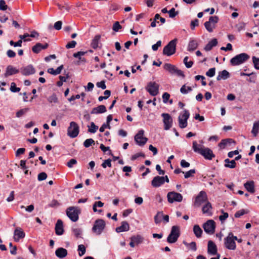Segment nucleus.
Wrapping results in <instances>:
<instances>
[{"instance_id": "obj_1", "label": "nucleus", "mask_w": 259, "mask_h": 259, "mask_svg": "<svg viewBox=\"0 0 259 259\" xmlns=\"http://www.w3.org/2000/svg\"><path fill=\"white\" fill-rule=\"evenodd\" d=\"M192 148L195 152L200 154L205 159L210 160L215 157V155L210 149L198 144L195 141L193 142Z\"/></svg>"}, {"instance_id": "obj_2", "label": "nucleus", "mask_w": 259, "mask_h": 259, "mask_svg": "<svg viewBox=\"0 0 259 259\" xmlns=\"http://www.w3.org/2000/svg\"><path fill=\"white\" fill-rule=\"evenodd\" d=\"M180 236V228L178 226H173L171 227L170 234L167 238V241L169 243L176 242Z\"/></svg>"}, {"instance_id": "obj_3", "label": "nucleus", "mask_w": 259, "mask_h": 259, "mask_svg": "<svg viewBox=\"0 0 259 259\" xmlns=\"http://www.w3.org/2000/svg\"><path fill=\"white\" fill-rule=\"evenodd\" d=\"M177 41L178 40L177 38H175L170 41L163 49V55L170 56L174 54L176 51V45Z\"/></svg>"}, {"instance_id": "obj_4", "label": "nucleus", "mask_w": 259, "mask_h": 259, "mask_svg": "<svg viewBox=\"0 0 259 259\" xmlns=\"http://www.w3.org/2000/svg\"><path fill=\"white\" fill-rule=\"evenodd\" d=\"M250 57L246 53H241L232 58L230 60V63L233 66L240 65L249 59Z\"/></svg>"}, {"instance_id": "obj_5", "label": "nucleus", "mask_w": 259, "mask_h": 259, "mask_svg": "<svg viewBox=\"0 0 259 259\" xmlns=\"http://www.w3.org/2000/svg\"><path fill=\"white\" fill-rule=\"evenodd\" d=\"M235 240H237V237L232 232H230L227 237L224 239L225 247L230 250H235L236 248Z\"/></svg>"}, {"instance_id": "obj_6", "label": "nucleus", "mask_w": 259, "mask_h": 259, "mask_svg": "<svg viewBox=\"0 0 259 259\" xmlns=\"http://www.w3.org/2000/svg\"><path fill=\"white\" fill-rule=\"evenodd\" d=\"M67 217L73 222L77 221L78 215L80 212V209L77 207L70 206L66 209Z\"/></svg>"}, {"instance_id": "obj_7", "label": "nucleus", "mask_w": 259, "mask_h": 259, "mask_svg": "<svg viewBox=\"0 0 259 259\" xmlns=\"http://www.w3.org/2000/svg\"><path fill=\"white\" fill-rule=\"evenodd\" d=\"M106 226L105 222L102 219H97L95 221L92 228L93 232L96 235H100Z\"/></svg>"}, {"instance_id": "obj_8", "label": "nucleus", "mask_w": 259, "mask_h": 259, "mask_svg": "<svg viewBox=\"0 0 259 259\" xmlns=\"http://www.w3.org/2000/svg\"><path fill=\"white\" fill-rule=\"evenodd\" d=\"M79 132V128L78 124L74 121H71L67 129V135L72 138L76 137Z\"/></svg>"}, {"instance_id": "obj_9", "label": "nucleus", "mask_w": 259, "mask_h": 259, "mask_svg": "<svg viewBox=\"0 0 259 259\" xmlns=\"http://www.w3.org/2000/svg\"><path fill=\"white\" fill-rule=\"evenodd\" d=\"M159 85L155 81H150L148 83L146 90L152 96H156L159 93Z\"/></svg>"}, {"instance_id": "obj_10", "label": "nucleus", "mask_w": 259, "mask_h": 259, "mask_svg": "<svg viewBox=\"0 0 259 259\" xmlns=\"http://www.w3.org/2000/svg\"><path fill=\"white\" fill-rule=\"evenodd\" d=\"M163 68L171 74H176L179 76H185L182 70L178 69L175 65L171 64L165 63L163 66Z\"/></svg>"}, {"instance_id": "obj_11", "label": "nucleus", "mask_w": 259, "mask_h": 259, "mask_svg": "<svg viewBox=\"0 0 259 259\" xmlns=\"http://www.w3.org/2000/svg\"><path fill=\"white\" fill-rule=\"evenodd\" d=\"M219 18L218 16H211L209 20L204 23V26L206 29L209 32L213 31L215 27V24L218 22Z\"/></svg>"}, {"instance_id": "obj_12", "label": "nucleus", "mask_w": 259, "mask_h": 259, "mask_svg": "<svg viewBox=\"0 0 259 259\" xmlns=\"http://www.w3.org/2000/svg\"><path fill=\"white\" fill-rule=\"evenodd\" d=\"M190 116V113L187 110H184L183 113L181 114L178 118L179 125L180 128H184L187 126V120Z\"/></svg>"}, {"instance_id": "obj_13", "label": "nucleus", "mask_w": 259, "mask_h": 259, "mask_svg": "<svg viewBox=\"0 0 259 259\" xmlns=\"http://www.w3.org/2000/svg\"><path fill=\"white\" fill-rule=\"evenodd\" d=\"M167 197L168 202L170 203H172L174 202H180L183 200V196L180 193L174 191L168 192Z\"/></svg>"}, {"instance_id": "obj_14", "label": "nucleus", "mask_w": 259, "mask_h": 259, "mask_svg": "<svg viewBox=\"0 0 259 259\" xmlns=\"http://www.w3.org/2000/svg\"><path fill=\"white\" fill-rule=\"evenodd\" d=\"M207 201V196L206 192L201 191L195 198L194 206L199 207L202 203Z\"/></svg>"}, {"instance_id": "obj_15", "label": "nucleus", "mask_w": 259, "mask_h": 259, "mask_svg": "<svg viewBox=\"0 0 259 259\" xmlns=\"http://www.w3.org/2000/svg\"><path fill=\"white\" fill-rule=\"evenodd\" d=\"M144 133V131L141 130L135 136V140L136 143L141 146H144L148 141V139L143 136Z\"/></svg>"}, {"instance_id": "obj_16", "label": "nucleus", "mask_w": 259, "mask_h": 259, "mask_svg": "<svg viewBox=\"0 0 259 259\" xmlns=\"http://www.w3.org/2000/svg\"><path fill=\"white\" fill-rule=\"evenodd\" d=\"M203 227L206 233L212 234L215 231V222L212 220H208L203 224Z\"/></svg>"}, {"instance_id": "obj_17", "label": "nucleus", "mask_w": 259, "mask_h": 259, "mask_svg": "<svg viewBox=\"0 0 259 259\" xmlns=\"http://www.w3.org/2000/svg\"><path fill=\"white\" fill-rule=\"evenodd\" d=\"M161 116L163 117L164 128L165 130H169L172 124V118L168 113H162Z\"/></svg>"}, {"instance_id": "obj_18", "label": "nucleus", "mask_w": 259, "mask_h": 259, "mask_svg": "<svg viewBox=\"0 0 259 259\" xmlns=\"http://www.w3.org/2000/svg\"><path fill=\"white\" fill-rule=\"evenodd\" d=\"M131 242L130 245L132 247H134L136 245L141 244L144 240L143 237L140 235H134L130 238Z\"/></svg>"}, {"instance_id": "obj_19", "label": "nucleus", "mask_w": 259, "mask_h": 259, "mask_svg": "<svg viewBox=\"0 0 259 259\" xmlns=\"http://www.w3.org/2000/svg\"><path fill=\"white\" fill-rule=\"evenodd\" d=\"M25 236V234L20 227H17L14 232V240L18 242L20 239L24 238Z\"/></svg>"}, {"instance_id": "obj_20", "label": "nucleus", "mask_w": 259, "mask_h": 259, "mask_svg": "<svg viewBox=\"0 0 259 259\" xmlns=\"http://www.w3.org/2000/svg\"><path fill=\"white\" fill-rule=\"evenodd\" d=\"M207 252L209 254L212 255H214L218 254L216 245L213 241L211 240H209L208 242Z\"/></svg>"}, {"instance_id": "obj_21", "label": "nucleus", "mask_w": 259, "mask_h": 259, "mask_svg": "<svg viewBox=\"0 0 259 259\" xmlns=\"http://www.w3.org/2000/svg\"><path fill=\"white\" fill-rule=\"evenodd\" d=\"M21 73L25 76L33 74L35 73V69L32 65L22 67L20 69Z\"/></svg>"}, {"instance_id": "obj_22", "label": "nucleus", "mask_w": 259, "mask_h": 259, "mask_svg": "<svg viewBox=\"0 0 259 259\" xmlns=\"http://www.w3.org/2000/svg\"><path fill=\"white\" fill-rule=\"evenodd\" d=\"M164 183V178L160 176L155 177L151 181L153 187L157 188L161 186Z\"/></svg>"}, {"instance_id": "obj_23", "label": "nucleus", "mask_w": 259, "mask_h": 259, "mask_svg": "<svg viewBox=\"0 0 259 259\" xmlns=\"http://www.w3.org/2000/svg\"><path fill=\"white\" fill-rule=\"evenodd\" d=\"M49 46V45L47 43L42 45L40 43H37L35 46H34L32 50L33 53L38 54L42 50H45L47 49Z\"/></svg>"}, {"instance_id": "obj_24", "label": "nucleus", "mask_w": 259, "mask_h": 259, "mask_svg": "<svg viewBox=\"0 0 259 259\" xmlns=\"http://www.w3.org/2000/svg\"><path fill=\"white\" fill-rule=\"evenodd\" d=\"M55 232L58 235H61L64 233L63 222L61 220H58L56 224Z\"/></svg>"}, {"instance_id": "obj_25", "label": "nucleus", "mask_w": 259, "mask_h": 259, "mask_svg": "<svg viewBox=\"0 0 259 259\" xmlns=\"http://www.w3.org/2000/svg\"><path fill=\"white\" fill-rule=\"evenodd\" d=\"M19 72V70L16 69L15 67L12 65H9L7 66L6 71L5 74V77H8L13 74H15Z\"/></svg>"}, {"instance_id": "obj_26", "label": "nucleus", "mask_w": 259, "mask_h": 259, "mask_svg": "<svg viewBox=\"0 0 259 259\" xmlns=\"http://www.w3.org/2000/svg\"><path fill=\"white\" fill-rule=\"evenodd\" d=\"M129 230H130L129 224L126 221L122 222L121 226L119 227H118L116 228V231L117 233L127 231Z\"/></svg>"}, {"instance_id": "obj_27", "label": "nucleus", "mask_w": 259, "mask_h": 259, "mask_svg": "<svg viewBox=\"0 0 259 259\" xmlns=\"http://www.w3.org/2000/svg\"><path fill=\"white\" fill-rule=\"evenodd\" d=\"M212 206L211 203L207 201L205 204L202 207V210L204 214H206L207 215H211Z\"/></svg>"}, {"instance_id": "obj_28", "label": "nucleus", "mask_w": 259, "mask_h": 259, "mask_svg": "<svg viewBox=\"0 0 259 259\" xmlns=\"http://www.w3.org/2000/svg\"><path fill=\"white\" fill-rule=\"evenodd\" d=\"M244 186L246 190L251 193H253L255 192L254 184L252 181H248L244 184Z\"/></svg>"}, {"instance_id": "obj_29", "label": "nucleus", "mask_w": 259, "mask_h": 259, "mask_svg": "<svg viewBox=\"0 0 259 259\" xmlns=\"http://www.w3.org/2000/svg\"><path fill=\"white\" fill-rule=\"evenodd\" d=\"M106 111V108L105 105H99L97 107L94 108L92 111L91 114H100L103 113Z\"/></svg>"}, {"instance_id": "obj_30", "label": "nucleus", "mask_w": 259, "mask_h": 259, "mask_svg": "<svg viewBox=\"0 0 259 259\" xmlns=\"http://www.w3.org/2000/svg\"><path fill=\"white\" fill-rule=\"evenodd\" d=\"M55 254L57 257L63 258L67 255V250L64 248L60 247L56 250Z\"/></svg>"}, {"instance_id": "obj_31", "label": "nucleus", "mask_w": 259, "mask_h": 259, "mask_svg": "<svg viewBox=\"0 0 259 259\" xmlns=\"http://www.w3.org/2000/svg\"><path fill=\"white\" fill-rule=\"evenodd\" d=\"M230 77V74L229 72H228L226 70H224L222 71H220L217 77V79L218 80H220L221 79H226Z\"/></svg>"}, {"instance_id": "obj_32", "label": "nucleus", "mask_w": 259, "mask_h": 259, "mask_svg": "<svg viewBox=\"0 0 259 259\" xmlns=\"http://www.w3.org/2000/svg\"><path fill=\"white\" fill-rule=\"evenodd\" d=\"M218 44V40L216 38H213L205 46L204 50L206 51H210L213 47H215Z\"/></svg>"}, {"instance_id": "obj_33", "label": "nucleus", "mask_w": 259, "mask_h": 259, "mask_svg": "<svg viewBox=\"0 0 259 259\" xmlns=\"http://www.w3.org/2000/svg\"><path fill=\"white\" fill-rule=\"evenodd\" d=\"M225 167L230 168H234L236 166V163L235 160H230L229 159H226L225 160Z\"/></svg>"}, {"instance_id": "obj_34", "label": "nucleus", "mask_w": 259, "mask_h": 259, "mask_svg": "<svg viewBox=\"0 0 259 259\" xmlns=\"http://www.w3.org/2000/svg\"><path fill=\"white\" fill-rule=\"evenodd\" d=\"M198 47V43L196 40H191L189 41V43L188 44V51H193Z\"/></svg>"}, {"instance_id": "obj_35", "label": "nucleus", "mask_w": 259, "mask_h": 259, "mask_svg": "<svg viewBox=\"0 0 259 259\" xmlns=\"http://www.w3.org/2000/svg\"><path fill=\"white\" fill-rule=\"evenodd\" d=\"M234 141L232 139H224L222 140L219 144V146L221 149H224L226 146H227L229 144H231Z\"/></svg>"}, {"instance_id": "obj_36", "label": "nucleus", "mask_w": 259, "mask_h": 259, "mask_svg": "<svg viewBox=\"0 0 259 259\" xmlns=\"http://www.w3.org/2000/svg\"><path fill=\"white\" fill-rule=\"evenodd\" d=\"M193 232L196 237L200 238L201 237L202 230L201 229L199 225H195L194 226Z\"/></svg>"}, {"instance_id": "obj_37", "label": "nucleus", "mask_w": 259, "mask_h": 259, "mask_svg": "<svg viewBox=\"0 0 259 259\" xmlns=\"http://www.w3.org/2000/svg\"><path fill=\"white\" fill-rule=\"evenodd\" d=\"M101 38L100 35H97L95 36L91 43V45L93 48L94 49H97L99 46V42Z\"/></svg>"}, {"instance_id": "obj_38", "label": "nucleus", "mask_w": 259, "mask_h": 259, "mask_svg": "<svg viewBox=\"0 0 259 259\" xmlns=\"http://www.w3.org/2000/svg\"><path fill=\"white\" fill-rule=\"evenodd\" d=\"M259 130V120L255 121L253 123V127L251 131L252 134L254 137H256L258 133Z\"/></svg>"}, {"instance_id": "obj_39", "label": "nucleus", "mask_w": 259, "mask_h": 259, "mask_svg": "<svg viewBox=\"0 0 259 259\" xmlns=\"http://www.w3.org/2000/svg\"><path fill=\"white\" fill-rule=\"evenodd\" d=\"M163 217V212L162 211H158L154 217V222L156 224H158L161 223Z\"/></svg>"}, {"instance_id": "obj_40", "label": "nucleus", "mask_w": 259, "mask_h": 259, "mask_svg": "<svg viewBox=\"0 0 259 259\" xmlns=\"http://www.w3.org/2000/svg\"><path fill=\"white\" fill-rule=\"evenodd\" d=\"M87 53V52L79 51L73 54V56L74 58H78L83 62L85 61V58H81V56L84 55Z\"/></svg>"}, {"instance_id": "obj_41", "label": "nucleus", "mask_w": 259, "mask_h": 259, "mask_svg": "<svg viewBox=\"0 0 259 259\" xmlns=\"http://www.w3.org/2000/svg\"><path fill=\"white\" fill-rule=\"evenodd\" d=\"M192 91V89L190 87H187L185 84L183 85L180 89V92L183 94H186Z\"/></svg>"}, {"instance_id": "obj_42", "label": "nucleus", "mask_w": 259, "mask_h": 259, "mask_svg": "<svg viewBox=\"0 0 259 259\" xmlns=\"http://www.w3.org/2000/svg\"><path fill=\"white\" fill-rule=\"evenodd\" d=\"M48 101L50 103H57L58 102V99L56 95L54 93L48 98Z\"/></svg>"}, {"instance_id": "obj_43", "label": "nucleus", "mask_w": 259, "mask_h": 259, "mask_svg": "<svg viewBox=\"0 0 259 259\" xmlns=\"http://www.w3.org/2000/svg\"><path fill=\"white\" fill-rule=\"evenodd\" d=\"M88 127V132L91 133H96L97 130L98 129V126L97 125H96L93 122H92L91 123V126Z\"/></svg>"}, {"instance_id": "obj_44", "label": "nucleus", "mask_w": 259, "mask_h": 259, "mask_svg": "<svg viewBox=\"0 0 259 259\" xmlns=\"http://www.w3.org/2000/svg\"><path fill=\"white\" fill-rule=\"evenodd\" d=\"M184 244H185L186 246L189 247L190 249L192 250L195 251L197 249L196 244L195 242H192L190 243H188L186 242L185 241H183Z\"/></svg>"}, {"instance_id": "obj_45", "label": "nucleus", "mask_w": 259, "mask_h": 259, "mask_svg": "<svg viewBox=\"0 0 259 259\" xmlns=\"http://www.w3.org/2000/svg\"><path fill=\"white\" fill-rule=\"evenodd\" d=\"M28 111H29L28 108H25L22 109L17 112L16 116L17 117H20L22 116L23 115H24Z\"/></svg>"}, {"instance_id": "obj_46", "label": "nucleus", "mask_w": 259, "mask_h": 259, "mask_svg": "<svg viewBox=\"0 0 259 259\" xmlns=\"http://www.w3.org/2000/svg\"><path fill=\"white\" fill-rule=\"evenodd\" d=\"M78 254L79 256H82L85 253V247L84 245L80 244L78 246Z\"/></svg>"}, {"instance_id": "obj_47", "label": "nucleus", "mask_w": 259, "mask_h": 259, "mask_svg": "<svg viewBox=\"0 0 259 259\" xmlns=\"http://www.w3.org/2000/svg\"><path fill=\"white\" fill-rule=\"evenodd\" d=\"M72 232L76 238H80L82 231L79 228L72 229Z\"/></svg>"}, {"instance_id": "obj_48", "label": "nucleus", "mask_w": 259, "mask_h": 259, "mask_svg": "<svg viewBox=\"0 0 259 259\" xmlns=\"http://www.w3.org/2000/svg\"><path fill=\"white\" fill-rule=\"evenodd\" d=\"M196 172L195 169H190V170L186 172L184 175L185 179H188L190 177H193L194 174Z\"/></svg>"}, {"instance_id": "obj_49", "label": "nucleus", "mask_w": 259, "mask_h": 259, "mask_svg": "<svg viewBox=\"0 0 259 259\" xmlns=\"http://www.w3.org/2000/svg\"><path fill=\"white\" fill-rule=\"evenodd\" d=\"M252 59L254 68L257 70H259V58L253 56Z\"/></svg>"}, {"instance_id": "obj_50", "label": "nucleus", "mask_w": 259, "mask_h": 259, "mask_svg": "<svg viewBox=\"0 0 259 259\" xmlns=\"http://www.w3.org/2000/svg\"><path fill=\"white\" fill-rule=\"evenodd\" d=\"M94 140L92 139H88L84 141L83 143V146L86 147L88 148L90 147L92 144H94Z\"/></svg>"}, {"instance_id": "obj_51", "label": "nucleus", "mask_w": 259, "mask_h": 259, "mask_svg": "<svg viewBox=\"0 0 259 259\" xmlns=\"http://www.w3.org/2000/svg\"><path fill=\"white\" fill-rule=\"evenodd\" d=\"M189 58L188 57L186 56L184 59V63L185 64L186 67L188 68H191L193 64V62L192 61H188Z\"/></svg>"}, {"instance_id": "obj_52", "label": "nucleus", "mask_w": 259, "mask_h": 259, "mask_svg": "<svg viewBox=\"0 0 259 259\" xmlns=\"http://www.w3.org/2000/svg\"><path fill=\"white\" fill-rule=\"evenodd\" d=\"M60 205V203L56 199H53L48 204L50 207H56Z\"/></svg>"}, {"instance_id": "obj_53", "label": "nucleus", "mask_w": 259, "mask_h": 259, "mask_svg": "<svg viewBox=\"0 0 259 259\" xmlns=\"http://www.w3.org/2000/svg\"><path fill=\"white\" fill-rule=\"evenodd\" d=\"M168 14L169 17L173 18L179 14V12L178 11H176L175 9L173 8L168 11Z\"/></svg>"}, {"instance_id": "obj_54", "label": "nucleus", "mask_w": 259, "mask_h": 259, "mask_svg": "<svg viewBox=\"0 0 259 259\" xmlns=\"http://www.w3.org/2000/svg\"><path fill=\"white\" fill-rule=\"evenodd\" d=\"M10 90L12 92L16 93L19 92L20 91V88L16 87V85L15 82H12L11 84Z\"/></svg>"}, {"instance_id": "obj_55", "label": "nucleus", "mask_w": 259, "mask_h": 259, "mask_svg": "<svg viewBox=\"0 0 259 259\" xmlns=\"http://www.w3.org/2000/svg\"><path fill=\"white\" fill-rule=\"evenodd\" d=\"M215 68H210L206 72V75L208 77H213L215 75Z\"/></svg>"}, {"instance_id": "obj_56", "label": "nucleus", "mask_w": 259, "mask_h": 259, "mask_svg": "<svg viewBox=\"0 0 259 259\" xmlns=\"http://www.w3.org/2000/svg\"><path fill=\"white\" fill-rule=\"evenodd\" d=\"M47 178V175L45 172H42L38 175L37 179L39 181L45 180Z\"/></svg>"}, {"instance_id": "obj_57", "label": "nucleus", "mask_w": 259, "mask_h": 259, "mask_svg": "<svg viewBox=\"0 0 259 259\" xmlns=\"http://www.w3.org/2000/svg\"><path fill=\"white\" fill-rule=\"evenodd\" d=\"M122 28L121 26L120 25L119 22L116 21L115 22L112 27L113 30L117 32L119 31V29H120Z\"/></svg>"}, {"instance_id": "obj_58", "label": "nucleus", "mask_w": 259, "mask_h": 259, "mask_svg": "<svg viewBox=\"0 0 259 259\" xmlns=\"http://www.w3.org/2000/svg\"><path fill=\"white\" fill-rule=\"evenodd\" d=\"M102 166L103 168H106L107 166L109 167H111V160L110 159H108L105 160L102 164Z\"/></svg>"}, {"instance_id": "obj_59", "label": "nucleus", "mask_w": 259, "mask_h": 259, "mask_svg": "<svg viewBox=\"0 0 259 259\" xmlns=\"http://www.w3.org/2000/svg\"><path fill=\"white\" fill-rule=\"evenodd\" d=\"M247 213V212L245 211V210L244 209H241V210L237 211L235 213L234 215H235V218H240L241 216H242Z\"/></svg>"}, {"instance_id": "obj_60", "label": "nucleus", "mask_w": 259, "mask_h": 259, "mask_svg": "<svg viewBox=\"0 0 259 259\" xmlns=\"http://www.w3.org/2000/svg\"><path fill=\"white\" fill-rule=\"evenodd\" d=\"M100 148L103 152H106L107 151H108L109 154H112V152L110 150L109 147H106L103 144H101L100 145Z\"/></svg>"}, {"instance_id": "obj_61", "label": "nucleus", "mask_w": 259, "mask_h": 259, "mask_svg": "<svg viewBox=\"0 0 259 259\" xmlns=\"http://www.w3.org/2000/svg\"><path fill=\"white\" fill-rule=\"evenodd\" d=\"M8 6L4 0H0V10L5 11L7 9Z\"/></svg>"}, {"instance_id": "obj_62", "label": "nucleus", "mask_w": 259, "mask_h": 259, "mask_svg": "<svg viewBox=\"0 0 259 259\" xmlns=\"http://www.w3.org/2000/svg\"><path fill=\"white\" fill-rule=\"evenodd\" d=\"M22 40H19L17 42H14L13 40H11L10 41V45L11 46H13L15 47H21L22 46Z\"/></svg>"}, {"instance_id": "obj_63", "label": "nucleus", "mask_w": 259, "mask_h": 259, "mask_svg": "<svg viewBox=\"0 0 259 259\" xmlns=\"http://www.w3.org/2000/svg\"><path fill=\"white\" fill-rule=\"evenodd\" d=\"M145 155L144 153L140 152V153H136V154L133 155L131 157V159L132 160H135L137 159L139 157H145Z\"/></svg>"}, {"instance_id": "obj_64", "label": "nucleus", "mask_w": 259, "mask_h": 259, "mask_svg": "<svg viewBox=\"0 0 259 259\" xmlns=\"http://www.w3.org/2000/svg\"><path fill=\"white\" fill-rule=\"evenodd\" d=\"M62 25V22L61 21H58L55 23L54 28L57 30H59L61 29Z\"/></svg>"}]
</instances>
